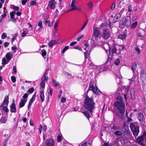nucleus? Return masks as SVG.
I'll return each instance as SVG.
<instances>
[{"instance_id": "1", "label": "nucleus", "mask_w": 146, "mask_h": 146, "mask_svg": "<svg viewBox=\"0 0 146 146\" xmlns=\"http://www.w3.org/2000/svg\"><path fill=\"white\" fill-rule=\"evenodd\" d=\"M92 91L95 94H98L100 92H102L96 86L95 87L93 84H90L89 88L86 92L84 96V107L86 110H88L91 115L92 112L95 108V103L92 97H89L88 95V92L89 90Z\"/></svg>"}, {"instance_id": "2", "label": "nucleus", "mask_w": 146, "mask_h": 146, "mask_svg": "<svg viewBox=\"0 0 146 146\" xmlns=\"http://www.w3.org/2000/svg\"><path fill=\"white\" fill-rule=\"evenodd\" d=\"M116 100L117 101L114 103V106L120 113L122 114L124 113L125 111V106L122 98L119 96L116 98Z\"/></svg>"}, {"instance_id": "3", "label": "nucleus", "mask_w": 146, "mask_h": 146, "mask_svg": "<svg viewBox=\"0 0 146 146\" xmlns=\"http://www.w3.org/2000/svg\"><path fill=\"white\" fill-rule=\"evenodd\" d=\"M130 127L134 135L137 136L139 132V126L135 123H131L130 124Z\"/></svg>"}, {"instance_id": "4", "label": "nucleus", "mask_w": 146, "mask_h": 146, "mask_svg": "<svg viewBox=\"0 0 146 146\" xmlns=\"http://www.w3.org/2000/svg\"><path fill=\"white\" fill-rule=\"evenodd\" d=\"M146 141V131L143 132L142 135L136 139V142L142 145H145Z\"/></svg>"}, {"instance_id": "5", "label": "nucleus", "mask_w": 146, "mask_h": 146, "mask_svg": "<svg viewBox=\"0 0 146 146\" xmlns=\"http://www.w3.org/2000/svg\"><path fill=\"white\" fill-rule=\"evenodd\" d=\"M102 37L104 39L106 40L110 36V32L108 29H104L102 33Z\"/></svg>"}, {"instance_id": "6", "label": "nucleus", "mask_w": 146, "mask_h": 146, "mask_svg": "<svg viewBox=\"0 0 146 146\" xmlns=\"http://www.w3.org/2000/svg\"><path fill=\"white\" fill-rule=\"evenodd\" d=\"M76 0H72V3L70 5L71 8L68 10L67 12H68L76 10V9H77V6L76 5Z\"/></svg>"}, {"instance_id": "7", "label": "nucleus", "mask_w": 146, "mask_h": 146, "mask_svg": "<svg viewBox=\"0 0 146 146\" xmlns=\"http://www.w3.org/2000/svg\"><path fill=\"white\" fill-rule=\"evenodd\" d=\"M108 69V67H105L104 65L99 66L96 68V72H98V71H99V72H98V73H99L103 71L107 70Z\"/></svg>"}, {"instance_id": "8", "label": "nucleus", "mask_w": 146, "mask_h": 146, "mask_svg": "<svg viewBox=\"0 0 146 146\" xmlns=\"http://www.w3.org/2000/svg\"><path fill=\"white\" fill-rule=\"evenodd\" d=\"M141 79L143 82H146V72L145 71L143 70L141 71L140 75Z\"/></svg>"}, {"instance_id": "9", "label": "nucleus", "mask_w": 146, "mask_h": 146, "mask_svg": "<svg viewBox=\"0 0 146 146\" xmlns=\"http://www.w3.org/2000/svg\"><path fill=\"white\" fill-rule=\"evenodd\" d=\"M124 23L125 26L127 27H129L130 26L131 24V19L129 16H127L126 17Z\"/></svg>"}, {"instance_id": "10", "label": "nucleus", "mask_w": 146, "mask_h": 146, "mask_svg": "<svg viewBox=\"0 0 146 146\" xmlns=\"http://www.w3.org/2000/svg\"><path fill=\"white\" fill-rule=\"evenodd\" d=\"M52 83L54 86L57 89H60L61 87V85L56 80L52 79Z\"/></svg>"}, {"instance_id": "11", "label": "nucleus", "mask_w": 146, "mask_h": 146, "mask_svg": "<svg viewBox=\"0 0 146 146\" xmlns=\"http://www.w3.org/2000/svg\"><path fill=\"white\" fill-rule=\"evenodd\" d=\"M10 111L11 113H15L16 111V107L15 104L13 103L10 106Z\"/></svg>"}, {"instance_id": "12", "label": "nucleus", "mask_w": 146, "mask_h": 146, "mask_svg": "<svg viewBox=\"0 0 146 146\" xmlns=\"http://www.w3.org/2000/svg\"><path fill=\"white\" fill-rule=\"evenodd\" d=\"M55 0H50L48 2V6L51 9H54L55 7Z\"/></svg>"}, {"instance_id": "13", "label": "nucleus", "mask_w": 146, "mask_h": 146, "mask_svg": "<svg viewBox=\"0 0 146 146\" xmlns=\"http://www.w3.org/2000/svg\"><path fill=\"white\" fill-rule=\"evenodd\" d=\"M46 146H54V141L52 139L46 140Z\"/></svg>"}, {"instance_id": "14", "label": "nucleus", "mask_w": 146, "mask_h": 146, "mask_svg": "<svg viewBox=\"0 0 146 146\" xmlns=\"http://www.w3.org/2000/svg\"><path fill=\"white\" fill-rule=\"evenodd\" d=\"M100 34V33L98 29L96 28H93V35L94 36L98 37Z\"/></svg>"}, {"instance_id": "15", "label": "nucleus", "mask_w": 146, "mask_h": 146, "mask_svg": "<svg viewBox=\"0 0 146 146\" xmlns=\"http://www.w3.org/2000/svg\"><path fill=\"white\" fill-rule=\"evenodd\" d=\"M121 17V15L119 13H118L115 16L113 20V23H115L118 21L120 19Z\"/></svg>"}, {"instance_id": "16", "label": "nucleus", "mask_w": 146, "mask_h": 146, "mask_svg": "<svg viewBox=\"0 0 146 146\" xmlns=\"http://www.w3.org/2000/svg\"><path fill=\"white\" fill-rule=\"evenodd\" d=\"M27 101V100L26 99H21L19 103V108H21L23 107Z\"/></svg>"}, {"instance_id": "17", "label": "nucleus", "mask_w": 146, "mask_h": 146, "mask_svg": "<svg viewBox=\"0 0 146 146\" xmlns=\"http://www.w3.org/2000/svg\"><path fill=\"white\" fill-rule=\"evenodd\" d=\"M143 115L142 112H140L138 114V118L139 121L142 123L143 121Z\"/></svg>"}, {"instance_id": "18", "label": "nucleus", "mask_w": 146, "mask_h": 146, "mask_svg": "<svg viewBox=\"0 0 146 146\" xmlns=\"http://www.w3.org/2000/svg\"><path fill=\"white\" fill-rule=\"evenodd\" d=\"M131 97L132 99H134L135 98V91L134 89H131L130 91Z\"/></svg>"}, {"instance_id": "19", "label": "nucleus", "mask_w": 146, "mask_h": 146, "mask_svg": "<svg viewBox=\"0 0 146 146\" xmlns=\"http://www.w3.org/2000/svg\"><path fill=\"white\" fill-rule=\"evenodd\" d=\"M137 67L136 64L135 62H132L131 66V69L133 73H134L135 71L136 70Z\"/></svg>"}, {"instance_id": "20", "label": "nucleus", "mask_w": 146, "mask_h": 146, "mask_svg": "<svg viewBox=\"0 0 146 146\" xmlns=\"http://www.w3.org/2000/svg\"><path fill=\"white\" fill-rule=\"evenodd\" d=\"M133 74V76L131 80L133 81H138V77L137 75V74L134 72V73Z\"/></svg>"}, {"instance_id": "21", "label": "nucleus", "mask_w": 146, "mask_h": 146, "mask_svg": "<svg viewBox=\"0 0 146 146\" xmlns=\"http://www.w3.org/2000/svg\"><path fill=\"white\" fill-rule=\"evenodd\" d=\"M40 96L42 102H43L44 100V96L43 90H41L40 91Z\"/></svg>"}, {"instance_id": "22", "label": "nucleus", "mask_w": 146, "mask_h": 146, "mask_svg": "<svg viewBox=\"0 0 146 146\" xmlns=\"http://www.w3.org/2000/svg\"><path fill=\"white\" fill-rule=\"evenodd\" d=\"M13 54L10 52L7 53L6 55V57L7 60H10L13 57Z\"/></svg>"}, {"instance_id": "23", "label": "nucleus", "mask_w": 146, "mask_h": 146, "mask_svg": "<svg viewBox=\"0 0 146 146\" xmlns=\"http://www.w3.org/2000/svg\"><path fill=\"white\" fill-rule=\"evenodd\" d=\"M82 112L84 114L88 119H89L90 117V116L88 111L84 110L82 111Z\"/></svg>"}, {"instance_id": "24", "label": "nucleus", "mask_w": 146, "mask_h": 146, "mask_svg": "<svg viewBox=\"0 0 146 146\" xmlns=\"http://www.w3.org/2000/svg\"><path fill=\"white\" fill-rule=\"evenodd\" d=\"M92 141L91 140L88 141L84 143L81 146H91Z\"/></svg>"}, {"instance_id": "25", "label": "nucleus", "mask_w": 146, "mask_h": 146, "mask_svg": "<svg viewBox=\"0 0 146 146\" xmlns=\"http://www.w3.org/2000/svg\"><path fill=\"white\" fill-rule=\"evenodd\" d=\"M113 134L117 136H120L122 135L123 133L120 130H117L114 132Z\"/></svg>"}, {"instance_id": "26", "label": "nucleus", "mask_w": 146, "mask_h": 146, "mask_svg": "<svg viewBox=\"0 0 146 146\" xmlns=\"http://www.w3.org/2000/svg\"><path fill=\"white\" fill-rule=\"evenodd\" d=\"M9 96H6L3 100V104H2L4 105H8L9 103Z\"/></svg>"}, {"instance_id": "27", "label": "nucleus", "mask_w": 146, "mask_h": 146, "mask_svg": "<svg viewBox=\"0 0 146 146\" xmlns=\"http://www.w3.org/2000/svg\"><path fill=\"white\" fill-rule=\"evenodd\" d=\"M56 41L54 40H50L48 43L49 46L50 48H52L53 46L55 44Z\"/></svg>"}, {"instance_id": "28", "label": "nucleus", "mask_w": 146, "mask_h": 146, "mask_svg": "<svg viewBox=\"0 0 146 146\" xmlns=\"http://www.w3.org/2000/svg\"><path fill=\"white\" fill-rule=\"evenodd\" d=\"M11 9L15 11H18L19 10V8L18 6H16L14 5H10Z\"/></svg>"}, {"instance_id": "29", "label": "nucleus", "mask_w": 146, "mask_h": 146, "mask_svg": "<svg viewBox=\"0 0 146 146\" xmlns=\"http://www.w3.org/2000/svg\"><path fill=\"white\" fill-rule=\"evenodd\" d=\"M2 108L3 110L5 112L7 113L9 111V110L7 107L5 106H4L3 104H1L0 106V108Z\"/></svg>"}, {"instance_id": "30", "label": "nucleus", "mask_w": 146, "mask_h": 146, "mask_svg": "<svg viewBox=\"0 0 146 146\" xmlns=\"http://www.w3.org/2000/svg\"><path fill=\"white\" fill-rule=\"evenodd\" d=\"M7 121L6 117L5 116L2 117L0 119V122L2 123H5Z\"/></svg>"}, {"instance_id": "31", "label": "nucleus", "mask_w": 146, "mask_h": 146, "mask_svg": "<svg viewBox=\"0 0 146 146\" xmlns=\"http://www.w3.org/2000/svg\"><path fill=\"white\" fill-rule=\"evenodd\" d=\"M118 38L123 40L126 38V35L125 34H120L118 36Z\"/></svg>"}, {"instance_id": "32", "label": "nucleus", "mask_w": 146, "mask_h": 146, "mask_svg": "<svg viewBox=\"0 0 146 146\" xmlns=\"http://www.w3.org/2000/svg\"><path fill=\"white\" fill-rule=\"evenodd\" d=\"M8 62H7V60L5 57L3 58L2 60V64L3 65V67H4L5 65L7 64Z\"/></svg>"}, {"instance_id": "33", "label": "nucleus", "mask_w": 146, "mask_h": 146, "mask_svg": "<svg viewBox=\"0 0 146 146\" xmlns=\"http://www.w3.org/2000/svg\"><path fill=\"white\" fill-rule=\"evenodd\" d=\"M87 5L89 9H91L94 6L92 2L91 1H89L88 2Z\"/></svg>"}, {"instance_id": "34", "label": "nucleus", "mask_w": 146, "mask_h": 146, "mask_svg": "<svg viewBox=\"0 0 146 146\" xmlns=\"http://www.w3.org/2000/svg\"><path fill=\"white\" fill-rule=\"evenodd\" d=\"M59 21V20L57 19L55 21L54 26V28L55 30H57V27L58 26V24Z\"/></svg>"}, {"instance_id": "35", "label": "nucleus", "mask_w": 146, "mask_h": 146, "mask_svg": "<svg viewBox=\"0 0 146 146\" xmlns=\"http://www.w3.org/2000/svg\"><path fill=\"white\" fill-rule=\"evenodd\" d=\"M46 72H45L42 78V81H44V82H46L47 81L48 79V77L46 75Z\"/></svg>"}, {"instance_id": "36", "label": "nucleus", "mask_w": 146, "mask_h": 146, "mask_svg": "<svg viewBox=\"0 0 146 146\" xmlns=\"http://www.w3.org/2000/svg\"><path fill=\"white\" fill-rule=\"evenodd\" d=\"M33 101L34 99H33V97L32 98L29 102V103L28 106V108L29 109V108L31 107V106Z\"/></svg>"}, {"instance_id": "37", "label": "nucleus", "mask_w": 146, "mask_h": 146, "mask_svg": "<svg viewBox=\"0 0 146 146\" xmlns=\"http://www.w3.org/2000/svg\"><path fill=\"white\" fill-rule=\"evenodd\" d=\"M41 55L43 56L44 58H45V57H44L46 56V52L45 49H43L41 51Z\"/></svg>"}, {"instance_id": "38", "label": "nucleus", "mask_w": 146, "mask_h": 146, "mask_svg": "<svg viewBox=\"0 0 146 146\" xmlns=\"http://www.w3.org/2000/svg\"><path fill=\"white\" fill-rule=\"evenodd\" d=\"M88 22V20L87 21L84 23V24L83 25L82 27L81 28V29L79 31V32H81L82 30H83L85 28V27L86 26Z\"/></svg>"}, {"instance_id": "39", "label": "nucleus", "mask_w": 146, "mask_h": 146, "mask_svg": "<svg viewBox=\"0 0 146 146\" xmlns=\"http://www.w3.org/2000/svg\"><path fill=\"white\" fill-rule=\"evenodd\" d=\"M137 25V22L136 21L133 23L131 26V28L132 29L136 27Z\"/></svg>"}, {"instance_id": "40", "label": "nucleus", "mask_w": 146, "mask_h": 146, "mask_svg": "<svg viewBox=\"0 0 146 146\" xmlns=\"http://www.w3.org/2000/svg\"><path fill=\"white\" fill-rule=\"evenodd\" d=\"M16 12L14 11H13L12 12H11L10 13L11 18H12L14 17L15 14Z\"/></svg>"}, {"instance_id": "41", "label": "nucleus", "mask_w": 146, "mask_h": 146, "mask_svg": "<svg viewBox=\"0 0 146 146\" xmlns=\"http://www.w3.org/2000/svg\"><path fill=\"white\" fill-rule=\"evenodd\" d=\"M125 25L124 23L122 22H120L119 24V27L120 28L122 29L123 28Z\"/></svg>"}, {"instance_id": "42", "label": "nucleus", "mask_w": 146, "mask_h": 146, "mask_svg": "<svg viewBox=\"0 0 146 146\" xmlns=\"http://www.w3.org/2000/svg\"><path fill=\"white\" fill-rule=\"evenodd\" d=\"M69 48V46H65L62 50V53H64L66 50H67Z\"/></svg>"}, {"instance_id": "43", "label": "nucleus", "mask_w": 146, "mask_h": 146, "mask_svg": "<svg viewBox=\"0 0 146 146\" xmlns=\"http://www.w3.org/2000/svg\"><path fill=\"white\" fill-rule=\"evenodd\" d=\"M122 78L121 76L119 75V76H117V77L116 78V80L117 82H119L121 80Z\"/></svg>"}, {"instance_id": "44", "label": "nucleus", "mask_w": 146, "mask_h": 146, "mask_svg": "<svg viewBox=\"0 0 146 146\" xmlns=\"http://www.w3.org/2000/svg\"><path fill=\"white\" fill-rule=\"evenodd\" d=\"M120 62V60L119 59H117L114 61V63L116 66H118L119 65Z\"/></svg>"}, {"instance_id": "45", "label": "nucleus", "mask_w": 146, "mask_h": 146, "mask_svg": "<svg viewBox=\"0 0 146 146\" xmlns=\"http://www.w3.org/2000/svg\"><path fill=\"white\" fill-rule=\"evenodd\" d=\"M38 25L39 27V29H40L42 28L43 26L42 25V23L41 21H39Z\"/></svg>"}, {"instance_id": "46", "label": "nucleus", "mask_w": 146, "mask_h": 146, "mask_svg": "<svg viewBox=\"0 0 146 146\" xmlns=\"http://www.w3.org/2000/svg\"><path fill=\"white\" fill-rule=\"evenodd\" d=\"M17 48L16 46H12L11 47V50L13 51V53H15L16 52V50L17 49Z\"/></svg>"}, {"instance_id": "47", "label": "nucleus", "mask_w": 146, "mask_h": 146, "mask_svg": "<svg viewBox=\"0 0 146 146\" xmlns=\"http://www.w3.org/2000/svg\"><path fill=\"white\" fill-rule=\"evenodd\" d=\"M117 50V49L116 48L114 47H113L111 50V52L112 54L115 53H116V51Z\"/></svg>"}, {"instance_id": "48", "label": "nucleus", "mask_w": 146, "mask_h": 146, "mask_svg": "<svg viewBox=\"0 0 146 146\" xmlns=\"http://www.w3.org/2000/svg\"><path fill=\"white\" fill-rule=\"evenodd\" d=\"M98 37H96V36H95L93 35V36L91 38L90 40L93 41H97V38H96Z\"/></svg>"}, {"instance_id": "49", "label": "nucleus", "mask_w": 146, "mask_h": 146, "mask_svg": "<svg viewBox=\"0 0 146 146\" xmlns=\"http://www.w3.org/2000/svg\"><path fill=\"white\" fill-rule=\"evenodd\" d=\"M34 91V88H29L27 91V92H29L30 93H32Z\"/></svg>"}, {"instance_id": "50", "label": "nucleus", "mask_w": 146, "mask_h": 146, "mask_svg": "<svg viewBox=\"0 0 146 146\" xmlns=\"http://www.w3.org/2000/svg\"><path fill=\"white\" fill-rule=\"evenodd\" d=\"M119 127H118L115 125H113L112 127V129H113L115 130H117L119 129Z\"/></svg>"}, {"instance_id": "51", "label": "nucleus", "mask_w": 146, "mask_h": 146, "mask_svg": "<svg viewBox=\"0 0 146 146\" xmlns=\"http://www.w3.org/2000/svg\"><path fill=\"white\" fill-rule=\"evenodd\" d=\"M7 37L6 34L5 33H3L1 35V38L3 39H4L6 38Z\"/></svg>"}, {"instance_id": "52", "label": "nucleus", "mask_w": 146, "mask_h": 146, "mask_svg": "<svg viewBox=\"0 0 146 146\" xmlns=\"http://www.w3.org/2000/svg\"><path fill=\"white\" fill-rule=\"evenodd\" d=\"M11 80L12 81V82L13 83H14L16 82V78L14 76H13L11 77Z\"/></svg>"}, {"instance_id": "53", "label": "nucleus", "mask_w": 146, "mask_h": 146, "mask_svg": "<svg viewBox=\"0 0 146 146\" xmlns=\"http://www.w3.org/2000/svg\"><path fill=\"white\" fill-rule=\"evenodd\" d=\"M40 85L42 88H44L45 86V82L42 81L40 83Z\"/></svg>"}, {"instance_id": "54", "label": "nucleus", "mask_w": 146, "mask_h": 146, "mask_svg": "<svg viewBox=\"0 0 146 146\" xmlns=\"http://www.w3.org/2000/svg\"><path fill=\"white\" fill-rule=\"evenodd\" d=\"M62 139V136L60 135H59L57 137V140L58 142H60Z\"/></svg>"}, {"instance_id": "55", "label": "nucleus", "mask_w": 146, "mask_h": 146, "mask_svg": "<svg viewBox=\"0 0 146 146\" xmlns=\"http://www.w3.org/2000/svg\"><path fill=\"white\" fill-rule=\"evenodd\" d=\"M84 35L82 34V35H81L80 36H79V37H78L77 38V40L78 41H80V39L81 38H83V37H84Z\"/></svg>"}, {"instance_id": "56", "label": "nucleus", "mask_w": 146, "mask_h": 146, "mask_svg": "<svg viewBox=\"0 0 146 146\" xmlns=\"http://www.w3.org/2000/svg\"><path fill=\"white\" fill-rule=\"evenodd\" d=\"M27 33L25 31H23V32L22 33L21 36L22 37L24 36L27 34Z\"/></svg>"}, {"instance_id": "57", "label": "nucleus", "mask_w": 146, "mask_h": 146, "mask_svg": "<svg viewBox=\"0 0 146 146\" xmlns=\"http://www.w3.org/2000/svg\"><path fill=\"white\" fill-rule=\"evenodd\" d=\"M118 139H117L116 141H115L114 143V146H119V142L117 141Z\"/></svg>"}, {"instance_id": "58", "label": "nucleus", "mask_w": 146, "mask_h": 146, "mask_svg": "<svg viewBox=\"0 0 146 146\" xmlns=\"http://www.w3.org/2000/svg\"><path fill=\"white\" fill-rule=\"evenodd\" d=\"M74 49H78L80 51H82V48L80 46H75L74 47Z\"/></svg>"}, {"instance_id": "59", "label": "nucleus", "mask_w": 146, "mask_h": 146, "mask_svg": "<svg viewBox=\"0 0 146 146\" xmlns=\"http://www.w3.org/2000/svg\"><path fill=\"white\" fill-rule=\"evenodd\" d=\"M28 94H27L26 93L24 94L23 96V97L24 99H26L28 98Z\"/></svg>"}, {"instance_id": "60", "label": "nucleus", "mask_w": 146, "mask_h": 146, "mask_svg": "<svg viewBox=\"0 0 146 146\" xmlns=\"http://www.w3.org/2000/svg\"><path fill=\"white\" fill-rule=\"evenodd\" d=\"M115 7V3H113L111 6V10H113L114 9Z\"/></svg>"}, {"instance_id": "61", "label": "nucleus", "mask_w": 146, "mask_h": 146, "mask_svg": "<svg viewBox=\"0 0 146 146\" xmlns=\"http://www.w3.org/2000/svg\"><path fill=\"white\" fill-rule=\"evenodd\" d=\"M7 12H4L3 14L1 15L2 18L3 19L6 16V13Z\"/></svg>"}, {"instance_id": "62", "label": "nucleus", "mask_w": 146, "mask_h": 146, "mask_svg": "<svg viewBox=\"0 0 146 146\" xmlns=\"http://www.w3.org/2000/svg\"><path fill=\"white\" fill-rule=\"evenodd\" d=\"M36 4V2L35 1H32L30 3V5L31 6L35 5Z\"/></svg>"}, {"instance_id": "63", "label": "nucleus", "mask_w": 146, "mask_h": 146, "mask_svg": "<svg viewBox=\"0 0 146 146\" xmlns=\"http://www.w3.org/2000/svg\"><path fill=\"white\" fill-rule=\"evenodd\" d=\"M27 1V0H23L22 1V4L23 5H25Z\"/></svg>"}, {"instance_id": "64", "label": "nucleus", "mask_w": 146, "mask_h": 146, "mask_svg": "<svg viewBox=\"0 0 146 146\" xmlns=\"http://www.w3.org/2000/svg\"><path fill=\"white\" fill-rule=\"evenodd\" d=\"M77 43V42L76 41L72 42L70 43V45L72 46L75 45Z\"/></svg>"}]
</instances>
